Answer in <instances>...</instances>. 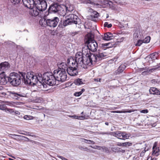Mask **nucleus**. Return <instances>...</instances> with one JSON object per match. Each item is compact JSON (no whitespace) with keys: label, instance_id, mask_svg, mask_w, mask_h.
<instances>
[{"label":"nucleus","instance_id":"obj_54","mask_svg":"<svg viewBox=\"0 0 160 160\" xmlns=\"http://www.w3.org/2000/svg\"><path fill=\"white\" fill-rule=\"evenodd\" d=\"M132 112V110H127V111H124L123 112V113H126V112L130 113V112Z\"/></svg>","mask_w":160,"mask_h":160},{"label":"nucleus","instance_id":"obj_25","mask_svg":"<svg viewBox=\"0 0 160 160\" xmlns=\"http://www.w3.org/2000/svg\"><path fill=\"white\" fill-rule=\"evenodd\" d=\"M78 148L82 150H83L87 152H94L92 150H91L90 149L88 148L87 147H84L83 146L81 145H79L78 146Z\"/></svg>","mask_w":160,"mask_h":160},{"label":"nucleus","instance_id":"obj_37","mask_svg":"<svg viewBox=\"0 0 160 160\" xmlns=\"http://www.w3.org/2000/svg\"><path fill=\"white\" fill-rule=\"evenodd\" d=\"M143 43L142 40L139 39L135 44L136 46H140Z\"/></svg>","mask_w":160,"mask_h":160},{"label":"nucleus","instance_id":"obj_13","mask_svg":"<svg viewBox=\"0 0 160 160\" xmlns=\"http://www.w3.org/2000/svg\"><path fill=\"white\" fill-rule=\"evenodd\" d=\"M8 95L15 99H18L20 97H24L26 96L25 94L20 92H15L14 91H8Z\"/></svg>","mask_w":160,"mask_h":160},{"label":"nucleus","instance_id":"obj_24","mask_svg":"<svg viewBox=\"0 0 160 160\" xmlns=\"http://www.w3.org/2000/svg\"><path fill=\"white\" fill-rule=\"evenodd\" d=\"M84 2L86 4H90L92 5H93L94 6H97L98 8H101L102 5L96 3L94 2L93 0H84Z\"/></svg>","mask_w":160,"mask_h":160},{"label":"nucleus","instance_id":"obj_36","mask_svg":"<svg viewBox=\"0 0 160 160\" xmlns=\"http://www.w3.org/2000/svg\"><path fill=\"white\" fill-rule=\"evenodd\" d=\"M5 112L7 113H10L13 114L14 112L13 110L12 109L6 108L5 109Z\"/></svg>","mask_w":160,"mask_h":160},{"label":"nucleus","instance_id":"obj_58","mask_svg":"<svg viewBox=\"0 0 160 160\" xmlns=\"http://www.w3.org/2000/svg\"><path fill=\"white\" fill-rule=\"evenodd\" d=\"M117 145L118 146H122V143L120 142H118Z\"/></svg>","mask_w":160,"mask_h":160},{"label":"nucleus","instance_id":"obj_5","mask_svg":"<svg viewBox=\"0 0 160 160\" xmlns=\"http://www.w3.org/2000/svg\"><path fill=\"white\" fill-rule=\"evenodd\" d=\"M66 20L63 22L62 26H60V24L59 25L60 27L63 28V26L66 27L68 25L73 24H79L81 23L80 19L77 16L74 14H70L66 16Z\"/></svg>","mask_w":160,"mask_h":160},{"label":"nucleus","instance_id":"obj_45","mask_svg":"<svg viewBox=\"0 0 160 160\" xmlns=\"http://www.w3.org/2000/svg\"><path fill=\"white\" fill-rule=\"evenodd\" d=\"M6 105L5 104H0V109L2 110H5L6 108H5Z\"/></svg>","mask_w":160,"mask_h":160},{"label":"nucleus","instance_id":"obj_1","mask_svg":"<svg viewBox=\"0 0 160 160\" xmlns=\"http://www.w3.org/2000/svg\"><path fill=\"white\" fill-rule=\"evenodd\" d=\"M22 77V81L26 84L35 85L38 84L39 81H42V74L41 73H35L33 72H29L27 73L20 72Z\"/></svg>","mask_w":160,"mask_h":160},{"label":"nucleus","instance_id":"obj_43","mask_svg":"<svg viewBox=\"0 0 160 160\" xmlns=\"http://www.w3.org/2000/svg\"><path fill=\"white\" fill-rule=\"evenodd\" d=\"M119 148L115 147L112 148V150L114 152H118Z\"/></svg>","mask_w":160,"mask_h":160},{"label":"nucleus","instance_id":"obj_16","mask_svg":"<svg viewBox=\"0 0 160 160\" xmlns=\"http://www.w3.org/2000/svg\"><path fill=\"white\" fill-rule=\"evenodd\" d=\"M103 39L104 40H109L113 39L114 36L112 33L111 32H108L104 34V35L102 36Z\"/></svg>","mask_w":160,"mask_h":160},{"label":"nucleus","instance_id":"obj_60","mask_svg":"<svg viewBox=\"0 0 160 160\" xmlns=\"http://www.w3.org/2000/svg\"><path fill=\"white\" fill-rule=\"evenodd\" d=\"M90 147H91V148H93L95 149H98V148H97L96 147V148L95 147H92V146H90Z\"/></svg>","mask_w":160,"mask_h":160},{"label":"nucleus","instance_id":"obj_63","mask_svg":"<svg viewBox=\"0 0 160 160\" xmlns=\"http://www.w3.org/2000/svg\"><path fill=\"white\" fill-rule=\"evenodd\" d=\"M117 111H112V112H113V113H117Z\"/></svg>","mask_w":160,"mask_h":160},{"label":"nucleus","instance_id":"obj_50","mask_svg":"<svg viewBox=\"0 0 160 160\" xmlns=\"http://www.w3.org/2000/svg\"><path fill=\"white\" fill-rule=\"evenodd\" d=\"M141 112L144 113H147L148 112V111L147 109L143 110L141 111Z\"/></svg>","mask_w":160,"mask_h":160},{"label":"nucleus","instance_id":"obj_12","mask_svg":"<svg viewBox=\"0 0 160 160\" xmlns=\"http://www.w3.org/2000/svg\"><path fill=\"white\" fill-rule=\"evenodd\" d=\"M38 1L39 3L37 2L35 5V7L39 11H45L47 7V3L45 0H40Z\"/></svg>","mask_w":160,"mask_h":160},{"label":"nucleus","instance_id":"obj_62","mask_svg":"<svg viewBox=\"0 0 160 160\" xmlns=\"http://www.w3.org/2000/svg\"><path fill=\"white\" fill-rule=\"evenodd\" d=\"M3 88L1 86H0V90L2 89Z\"/></svg>","mask_w":160,"mask_h":160},{"label":"nucleus","instance_id":"obj_21","mask_svg":"<svg viewBox=\"0 0 160 160\" xmlns=\"http://www.w3.org/2000/svg\"><path fill=\"white\" fill-rule=\"evenodd\" d=\"M149 92L151 94H156L157 95H160V91L155 88H151L149 90Z\"/></svg>","mask_w":160,"mask_h":160},{"label":"nucleus","instance_id":"obj_53","mask_svg":"<svg viewBox=\"0 0 160 160\" xmlns=\"http://www.w3.org/2000/svg\"><path fill=\"white\" fill-rule=\"evenodd\" d=\"M86 139H84V138H81V141L82 142H83L85 143L86 142Z\"/></svg>","mask_w":160,"mask_h":160},{"label":"nucleus","instance_id":"obj_46","mask_svg":"<svg viewBox=\"0 0 160 160\" xmlns=\"http://www.w3.org/2000/svg\"><path fill=\"white\" fill-rule=\"evenodd\" d=\"M71 62V63L72 64V65L74 67H78V65H76V64H75V63H74V62H73V61H72V62L70 61V63H69L68 62V61H67V62L68 63L70 64Z\"/></svg>","mask_w":160,"mask_h":160},{"label":"nucleus","instance_id":"obj_26","mask_svg":"<svg viewBox=\"0 0 160 160\" xmlns=\"http://www.w3.org/2000/svg\"><path fill=\"white\" fill-rule=\"evenodd\" d=\"M99 15L98 13L96 11H94L90 16L91 19L93 21H94V19L98 17Z\"/></svg>","mask_w":160,"mask_h":160},{"label":"nucleus","instance_id":"obj_8","mask_svg":"<svg viewBox=\"0 0 160 160\" xmlns=\"http://www.w3.org/2000/svg\"><path fill=\"white\" fill-rule=\"evenodd\" d=\"M59 19L58 17H55L52 19H48L46 20L44 19L42 21H40V23L41 21L42 22V25L45 27V25H47L50 27L53 28L56 27L59 21Z\"/></svg>","mask_w":160,"mask_h":160},{"label":"nucleus","instance_id":"obj_51","mask_svg":"<svg viewBox=\"0 0 160 160\" xmlns=\"http://www.w3.org/2000/svg\"><path fill=\"white\" fill-rule=\"evenodd\" d=\"M118 152H121L122 153H124L125 152V150L123 149H122L120 148H119Z\"/></svg>","mask_w":160,"mask_h":160},{"label":"nucleus","instance_id":"obj_18","mask_svg":"<svg viewBox=\"0 0 160 160\" xmlns=\"http://www.w3.org/2000/svg\"><path fill=\"white\" fill-rule=\"evenodd\" d=\"M5 73H0V84L5 85L7 83Z\"/></svg>","mask_w":160,"mask_h":160},{"label":"nucleus","instance_id":"obj_42","mask_svg":"<svg viewBox=\"0 0 160 160\" xmlns=\"http://www.w3.org/2000/svg\"><path fill=\"white\" fill-rule=\"evenodd\" d=\"M85 143L88 144H95V142L93 141L87 139L86 140Z\"/></svg>","mask_w":160,"mask_h":160},{"label":"nucleus","instance_id":"obj_10","mask_svg":"<svg viewBox=\"0 0 160 160\" xmlns=\"http://www.w3.org/2000/svg\"><path fill=\"white\" fill-rule=\"evenodd\" d=\"M112 136L120 139L125 140L129 138L130 136V134H127L125 132L117 131L112 132Z\"/></svg>","mask_w":160,"mask_h":160},{"label":"nucleus","instance_id":"obj_23","mask_svg":"<svg viewBox=\"0 0 160 160\" xmlns=\"http://www.w3.org/2000/svg\"><path fill=\"white\" fill-rule=\"evenodd\" d=\"M114 45V44H112L111 43H103L102 44L101 47L102 49L105 50L106 49H105L106 48H109L114 47L113 46Z\"/></svg>","mask_w":160,"mask_h":160},{"label":"nucleus","instance_id":"obj_64","mask_svg":"<svg viewBox=\"0 0 160 160\" xmlns=\"http://www.w3.org/2000/svg\"><path fill=\"white\" fill-rule=\"evenodd\" d=\"M146 150H145V149L143 150L142 152H144V153H145V152H146Z\"/></svg>","mask_w":160,"mask_h":160},{"label":"nucleus","instance_id":"obj_55","mask_svg":"<svg viewBox=\"0 0 160 160\" xmlns=\"http://www.w3.org/2000/svg\"><path fill=\"white\" fill-rule=\"evenodd\" d=\"M144 155V152H141L140 154V157H143Z\"/></svg>","mask_w":160,"mask_h":160},{"label":"nucleus","instance_id":"obj_2","mask_svg":"<svg viewBox=\"0 0 160 160\" xmlns=\"http://www.w3.org/2000/svg\"><path fill=\"white\" fill-rule=\"evenodd\" d=\"M106 56L103 53H99L97 54H91L85 56L82 62V66L86 67L87 65L90 66L92 65L95 64L97 61H99L102 59V58Z\"/></svg>","mask_w":160,"mask_h":160},{"label":"nucleus","instance_id":"obj_31","mask_svg":"<svg viewBox=\"0 0 160 160\" xmlns=\"http://www.w3.org/2000/svg\"><path fill=\"white\" fill-rule=\"evenodd\" d=\"M109 2L111 3L112 2L109 1L104 0L103 2H102V5H105V6H103V7H106L109 6L110 5Z\"/></svg>","mask_w":160,"mask_h":160},{"label":"nucleus","instance_id":"obj_20","mask_svg":"<svg viewBox=\"0 0 160 160\" xmlns=\"http://www.w3.org/2000/svg\"><path fill=\"white\" fill-rule=\"evenodd\" d=\"M42 81H39L37 84L38 86V88L41 89H46L47 88V85L46 83H44V82L42 79V76L41 77Z\"/></svg>","mask_w":160,"mask_h":160},{"label":"nucleus","instance_id":"obj_11","mask_svg":"<svg viewBox=\"0 0 160 160\" xmlns=\"http://www.w3.org/2000/svg\"><path fill=\"white\" fill-rule=\"evenodd\" d=\"M62 9V8L59 4L53 2L49 6L48 10L51 12L59 13V12Z\"/></svg>","mask_w":160,"mask_h":160},{"label":"nucleus","instance_id":"obj_17","mask_svg":"<svg viewBox=\"0 0 160 160\" xmlns=\"http://www.w3.org/2000/svg\"><path fill=\"white\" fill-rule=\"evenodd\" d=\"M90 50L89 49V48L88 46L85 45L82 48V52H81L85 56L93 54L90 52Z\"/></svg>","mask_w":160,"mask_h":160},{"label":"nucleus","instance_id":"obj_38","mask_svg":"<svg viewBox=\"0 0 160 160\" xmlns=\"http://www.w3.org/2000/svg\"><path fill=\"white\" fill-rule=\"evenodd\" d=\"M6 105H9L11 106H13L14 105L15 103L13 102H8V101H5L4 102Z\"/></svg>","mask_w":160,"mask_h":160},{"label":"nucleus","instance_id":"obj_59","mask_svg":"<svg viewBox=\"0 0 160 160\" xmlns=\"http://www.w3.org/2000/svg\"><path fill=\"white\" fill-rule=\"evenodd\" d=\"M123 112L121 111H117V113H121Z\"/></svg>","mask_w":160,"mask_h":160},{"label":"nucleus","instance_id":"obj_14","mask_svg":"<svg viewBox=\"0 0 160 160\" xmlns=\"http://www.w3.org/2000/svg\"><path fill=\"white\" fill-rule=\"evenodd\" d=\"M10 65L7 62H4L0 63V73H5L10 68Z\"/></svg>","mask_w":160,"mask_h":160},{"label":"nucleus","instance_id":"obj_40","mask_svg":"<svg viewBox=\"0 0 160 160\" xmlns=\"http://www.w3.org/2000/svg\"><path fill=\"white\" fill-rule=\"evenodd\" d=\"M23 118L25 119H26L27 120H29L32 119L33 117L31 116L25 115L24 116Z\"/></svg>","mask_w":160,"mask_h":160},{"label":"nucleus","instance_id":"obj_27","mask_svg":"<svg viewBox=\"0 0 160 160\" xmlns=\"http://www.w3.org/2000/svg\"><path fill=\"white\" fill-rule=\"evenodd\" d=\"M158 57V54L156 53H154L151 54L150 55V59L152 61H154L157 59Z\"/></svg>","mask_w":160,"mask_h":160},{"label":"nucleus","instance_id":"obj_48","mask_svg":"<svg viewBox=\"0 0 160 160\" xmlns=\"http://www.w3.org/2000/svg\"><path fill=\"white\" fill-rule=\"evenodd\" d=\"M58 158L61 159L62 160H68V159H67V158H64L62 156H60V155H58Z\"/></svg>","mask_w":160,"mask_h":160},{"label":"nucleus","instance_id":"obj_6","mask_svg":"<svg viewBox=\"0 0 160 160\" xmlns=\"http://www.w3.org/2000/svg\"><path fill=\"white\" fill-rule=\"evenodd\" d=\"M88 39L85 42V44L89 48V49L92 52H94L97 51L98 45L97 42L93 39V35L91 33H88L87 35Z\"/></svg>","mask_w":160,"mask_h":160},{"label":"nucleus","instance_id":"obj_41","mask_svg":"<svg viewBox=\"0 0 160 160\" xmlns=\"http://www.w3.org/2000/svg\"><path fill=\"white\" fill-rule=\"evenodd\" d=\"M104 27H107L108 28H110L112 27V24H108V22H105L104 24Z\"/></svg>","mask_w":160,"mask_h":160},{"label":"nucleus","instance_id":"obj_3","mask_svg":"<svg viewBox=\"0 0 160 160\" xmlns=\"http://www.w3.org/2000/svg\"><path fill=\"white\" fill-rule=\"evenodd\" d=\"M22 77L21 75L13 72L10 73L8 77V82L11 84L15 87L18 86L21 83Z\"/></svg>","mask_w":160,"mask_h":160},{"label":"nucleus","instance_id":"obj_4","mask_svg":"<svg viewBox=\"0 0 160 160\" xmlns=\"http://www.w3.org/2000/svg\"><path fill=\"white\" fill-rule=\"evenodd\" d=\"M42 79L47 85L52 86L56 84L57 79L54 73L53 74L50 72H46L43 74Z\"/></svg>","mask_w":160,"mask_h":160},{"label":"nucleus","instance_id":"obj_9","mask_svg":"<svg viewBox=\"0 0 160 160\" xmlns=\"http://www.w3.org/2000/svg\"><path fill=\"white\" fill-rule=\"evenodd\" d=\"M54 73L58 81L61 82L65 81L67 78V74L66 72L55 70Z\"/></svg>","mask_w":160,"mask_h":160},{"label":"nucleus","instance_id":"obj_44","mask_svg":"<svg viewBox=\"0 0 160 160\" xmlns=\"http://www.w3.org/2000/svg\"><path fill=\"white\" fill-rule=\"evenodd\" d=\"M112 133V132H102L101 134L102 135L107 134L112 136V134H111Z\"/></svg>","mask_w":160,"mask_h":160},{"label":"nucleus","instance_id":"obj_61","mask_svg":"<svg viewBox=\"0 0 160 160\" xmlns=\"http://www.w3.org/2000/svg\"><path fill=\"white\" fill-rule=\"evenodd\" d=\"M105 125H109V123L108 122H105Z\"/></svg>","mask_w":160,"mask_h":160},{"label":"nucleus","instance_id":"obj_39","mask_svg":"<svg viewBox=\"0 0 160 160\" xmlns=\"http://www.w3.org/2000/svg\"><path fill=\"white\" fill-rule=\"evenodd\" d=\"M10 1L14 4H18L21 0H10Z\"/></svg>","mask_w":160,"mask_h":160},{"label":"nucleus","instance_id":"obj_30","mask_svg":"<svg viewBox=\"0 0 160 160\" xmlns=\"http://www.w3.org/2000/svg\"><path fill=\"white\" fill-rule=\"evenodd\" d=\"M85 91V89L84 88H82L80 91L75 92L74 93L73 95L75 97H79Z\"/></svg>","mask_w":160,"mask_h":160},{"label":"nucleus","instance_id":"obj_7","mask_svg":"<svg viewBox=\"0 0 160 160\" xmlns=\"http://www.w3.org/2000/svg\"><path fill=\"white\" fill-rule=\"evenodd\" d=\"M84 57L85 56L81 52H78L76 54L75 60H74L71 57L68 59V62L70 63V61H73L75 64H76V65H79L82 68H86V67L82 66V62Z\"/></svg>","mask_w":160,"mask_h":160},{"label":"nucleus","instance_id":"obj_32","mask_svg":"<svg viewBox=\"0 0 160 160\" xmlns=\"http://www.w3.org/2000/svg\"><path fill=\"white\" fill-rule=\"evenodd\" d=\"M69 117L70 118H78L79 119H84L85 118V117L83 116H81L78 117V116H76V115H74L73 116L71 115H69Z\"/></svg>","mask_w":160,"mask_h":160},{"label":"nucleus","instance_id":"obj_33","mask_svg":"<svg viewBox=\"0 0 160 160\" xmlns=\"http://www.w3.org/2000/svg\"><path fill=\"white\" fill-rule=\"evenodd\" d=\"M9 135H10L9 137H10V138H13V139H16L13 138L12 137V136H18V137H22V139H23V138H27V139H28L27 137H26L23 136H21V135H17V134H10Z\"/></svg>","mask_w":160,"mask_h":160},{"label":"nucleus","instance_id":"obj_19","mask_svg":"<svg viewBox=\"0 0 160 160\" xmlns=\"http://www.w3.org/2000/svg\"><path fill=\"white\" fill-rule=\"evenodd\" d=\"M67 68H68V67L66 63V62H62L59 65V69L57 70L66 72Z\"/></svg>","mask_w":160,"mask_h":160},{"label":"nucleus","instance_id":"obj_22","mask_svg":"<svg viewBox=\"0 0 160 160\" xmlns=\"http://www.w3.org/2000/svg\"><path fill=\"white\" fill-rule=\"evenodd\" d=\"M126 68L125 64H121L119 66L118 69L115 71L116 75H119Z\"/></svg>","mask_w":160,"mask_h":160},{"label":"nucleus","instance_id":"obj_29","mask_svg":"<svg viewBox=\"0 0 160 160\" xmlns=\"http://www.w3.org/2000/svg\"><path fill=\"white\" fill-rule=\"evenodd\" d=\"M74 83L76 85L79 86L83 84L82 79L78 78L74 80Z\"/></svg>","mask_w":160,"mask_h":160},{"label":"nucleus","instance_id":"obj_47","mask_svg":"<svg viewBox=\"0 0 160 160\" xmlns=\"http://www.w3.org/2000/svg\"><path fill=\"white\" fill-rule=\"evenodd\" d=\"M138 32L136 31L133 34V37L134 38H136L138 37Z\"/></svg>","mask_w":160,"mask_h":160},{"label":"nucleus","instance_id":"obj_49","mask_svg":"<svg viewBox=\"0 0 160 160\" xmlns=\"http://www.w3.org/2000/svg\"><path fill=\"white\" fill-rule=\"evenodd\" d=\"M20 114V112L18 111H14V112L13 113V115H19Z\"/></svg>","mask_w":160,"mask_h":160},{"label":"nucleus","instance_id":"obj_52","mask_svg":"<svg viewBox=\"0 0 160 160\" xmlns=\"http://www.w3.org/2000/svg\"><path fill=\"white\" fill-rule=\"evenodd\" d=\"M151 82L152 83L155 84L157 82V80L156 79H153L151 81Z\"/></svg>","mask_w":160,"mask_h":160},{"label":"nucleus","instance_id":"obj_15","mask_svg":"<svg viewBox=\"0 0 160 160\" xmlns=\"http://www.w3.org/2000/svg\"><path fill=\"white\" fill-rule=\"evenodd\" d=\"M77 67H69L67 68V72L69 75L71 76H75L78 74Z\"/></svg>","mask_w":160,"mask_h":160},{"label":"nucleus","instance_id":"obj_35","mask_svg":"<svg viewBox=\"0 0 160 160\" xmlns=\"http://www.w3.org/2000/svg\"><path fill=\"white\" fill-rule=\"evenodd\" d=\"M132 143L129 142H127L122 143V146L123 147H128L131 146Z\"/></svg>","mask_w":160,"mask_h":160},{"label":"nucleus","instance_id":"obj_56","mask_svg":"<svg viewBox=\"0 0 160 160\" xmlns=\"http://www.w3.org/2000/svg\"><path fill=\"white\" fill-rule=\"evenodd\" d=\"M96 147L98 148V149L99 150L101 149L102 148V149H103L104 148L100 146H96Z\"/></svg>","mask_w":160,"mask_h":160},{"label":"nucleus","instance_id":"obj_34","mask_svg":"<svg viewBox=\"0 0 160 160\" xmlns=\"http://www.w3.org/2000/svg\"><path fill=\"white\" fill-rule=\"evenodd\" d=\"M150 40V37L147 36L144 39L142 40L143 43H149Z\"/></svg>","mask_w":160,"mask_h":160},{"label":"nucleus","instance_id":"obj_57","mask_svg":"<svg viewBox=\"0 0 160 160\" xmlns=\"http://www.w3.org/2000/svg\"><path fill=\"white\" fill-rule=\"evenodd\" d=\"M100 80H101V79H100V78H99V79H94L95 81H97V82H98V81L100 82Z\"/></svg>","mask_w":160,"mask_h":160},{"label":"nucleus","instance_id":"obj_28","mask_svg":"<svg viewBox=\"0 0 160 160\" xmlns=\"http://www.w3.org/2000/svg\"><path fill=\"white\" fill-rule=\"evenodd\" d=\"M39 11L36 8L35 9H33L32 11H31V13L32 16H36L39 14Z\"/></svg>","mask_w":160,"mask_h":160}]
</instances>
